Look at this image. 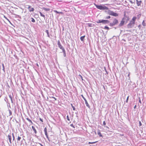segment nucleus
Listing matches in <instances>:
<instances>
[{
  "instance_id": "nucleus-1",
  "label": "nucleus",
  "mask_w": 146,
  "mask_h": 146,
  "mask_svg": "<svg viewBox=\"0 0 146 146\" xmlns=\"http://www.w3.org/2000/svg\"><path fill=\"white\" fill-rule=\"evenodd\" d=\"M129 20V17L125 15H124L123 17L122 18V20L121 21L119 25V27H121L123 26L125 22H127Z\"/></svg>"
},
{
  "instance_id": "nucleus-2",
  "label": "nucleus",
  "mask_w": 146,
  "mask_h": 146,
  "mask_svg": "<svg viewBox=\"0 0 146 146\" xmlns=\"http://www.w3.org/2000/svg\"><path fill=\"white\" fill-rule=\"evenodd\" d=\"M95 5L96 7L100 10H108L109 8L104 5H97L94 4Z\"/></svg>"
},
{
  "instance_id": "nucleus-3",
  "label": "nucleus",
  "mask_w": 146,
  "mask_h": 146,
  "mask_svg": "<svg viewBox=\"0 0 146 146\" xmlns=\"http://www.w3.org/2000/svg\"><path fill=\"white\" fill-rule=\"evenodd\" d=\"M96 23H102L104 24H108L110 21L107 20H98L96 21Z\"/></svg>"
},
{
  "instance_id": "nucleus-4",
  "label": "nucleus",
  "mask_w": 146,
  "mask_h": 146,
  "mask_svg": "<svg viewBox=\"0 0 146 146\" xmlns=\"http://www.w3.org/2000/svg\"><path fill=\"white\" fill-rule=\"evenodd\" d=\"M108 14L110 15L115 17H117L118 16V14L115 13L112 11L109 10L108 12Z\"/></svg>"
},
{
  "instance_id": "nucleus-5",
  "label": "nucleus",
  "mask_w": 146,
  "mask_h": 146,
  "mask_svg": "<svg viewBox=\"0 0 146 146\" xmlns=\"http://www.w3.org/2000/svg\"><path fill=\"white\" fill-rule=\"evenodd\" d=\"M118 23V21L116 19H114L112 23H110L109 25L111 27H112L116 25Z\"/></svg>"
},
{
  "instance_id": "nucleus-6",
  "label": "nucleus",
  "mask_w": 146,
  "mask_h": 146,
  "mask_svg": "<svg viewBox=\"0 0 146 146\" xmlns=\"http://www.w3.org/2000/svg\"><path fill=\"white\" fill-rule=\"evenodd\" d=\"M57 44L58 47L62 50L64 49L63 46L61 45L59 40L57 41Z\"/></svg>"
},
{
  "instance_id": "nucleus-7",
  "label": "nucleus",
  "mask_w": 146,
  "mask_h": 146,
  "mask_svg": "<svg viewBox=\"0 0 146 146\" xmlns=\"http://www.w3.org/2000/svg\"><path fill=\"white\" fill-rule=\"evenodd\" d=\"M81 96L82 98L84 100L85 104L86 105V106L88 107V108H90V106L88 104V102L86 100V98L84 97L83 96V95H81Z\"/></svg>"
},
{
  "instance_id": "nucleus-8",
  "label": "nucleus",
  "mask_w": 146,
  "mask_h": 146,
  "mask_svg": "<svg viewBox=\"0 0 146 146\" xmlns=\"http://www.w3.org/2000/svg\"><path fill=\"white\" fill-rule=\"evenodd\" d=\"M135 24L131 23V22L130 21V23L127 25V28H132L133 27Z\"/></svg>"
},
{
  "instance_id": "nucleus-9",
  "label": "nucleus",
  "mask_w": 146,
  "mask_h": 146,
  "mask_svg": "<svg viewBox=\"0 0 146 146\" xmlns=\"http://www.w3.org/2000/svg\"><path fill=\"white\" fill-rule=\"evenodd\" d=\"M136 19L137 17H133L132 20L130 21L131 22V23L135 24V22Z\"/></svg>"
},
{
  "instance_id": "nucleus-10",
  "label": "nucleus",
  "mask_w": 146,
  "mask_h": 146,
  "mask_svg": "<svg viewBox=\"0 0 146 146\" xmlns=\"http://www.w3.org/2000/svg\"><path fill=\"white\" fill-rule=\"evenodd\" d=\"M28 6V9H29V11L30 12H33L34 10V9L33 8H31V6L30 5H27Z\"/></svg>"
},
{
  "instance_id": "nucleus-11",
  "label": "nucleus",
  "mask_w": 146,
  "mask_h": 146,
  "mask_svg": "<svg viewBox=\"0 0 146 146\" xmlns=\"http://www.w3.org/2000/svg\"><path fill=\"white\" fill-rule=\"evenodd\" d=\"M142 1H136L137 2V6H139L141 5V3Z\"/></svg>"
},
{
  "instance_id": "nucleus-12",
  "label": "nucleus",
  "mask_w": 146,
  "mask_h": 146,
  "mask_svg": "<svg viewBox=\"0 0 146 146\" xmlns=\"http://www.w3.org/2000/svg\"><path fill=\"white\" fill-rule=\"evenodd\" d=\"M8 137L9 139V142L11 144V135H8Z\"/></svg>"
},
{
  "instance_id": "nucleus-13",
  "label": "nucleus",
  "mask_w": 146,
  "mask_h": 146,
  "mask_svg": "<svg viewBox=\"0 0 146 146\" xmlns=\"http://www.w3.org/2000/svg\"><path fill=\"white\" fill-rule=\"evenodd\" d=\"M32 129L33 130V131H34V132L35 133V134H36V133H37V131H36V130L35 128V127L33 126H32Z\"/></svg>"
},
{
  "instance_id": "nucleus-14",
  "label": "nucleus",
  "mask_w": 146,
  "mask_h": 146,
  "mask_svg": "<svg viewBox=\"0 0 146 146\" xmlns=\"http://www.w3.org/2000/svg\"><path fill=\"white\" fill-rule=\"evenodd\" d=\"M62 52L63 53V56L64 57L66 56V51L64 49L62 50Z\"/></svg>"
},
{
  "instance_id": "nucleus-15",
  "label": "nucleus",
  "mask_w": 146,
  "mask_h": 146,
  "mask_svg": "<svg viewBox=\"0 0 146 146\" xmlns=\"http://www.w3.org/2000/svg\"><path fill=\"white\" fill-rule=\"evenodd\" d=\"M98 134L100 137H102V135L99 130H98Z\"/></svg>"
},
{
  "instance_id": "nucleus-16",
  "label": "nucleus",
  "mask_w": 146,
  "mask_h": 146,
  "mask_svg": "<svg viewBox=\"0 0 146 146\" xmlns=\"http://www.w3.org/2000/svg\"><path fill=\"white\" fill-rule=\"evenodd\" d=\"M9 98H10L11 100V103H13V98H12V96L11 95H9Z\"/></svg>"
},
{
  "instance_id": "nucleus-17",
  "label": "nucleus",
  "mask_w": 146,
  "mask_h": 146,
  "mask_svg": "<svg viewBox=\"0 0 146 146\" xmlns=\"http://www.w3.org/2000/svg\"><path fill=\"white\" fill-rule=\"evenodd\" d=\"M85 37V36H82L80 38V40L81 41H84V38Z\"/></svg>"
},
{
  "instance_id": "nucleus-18",
  "label": "nucleus",
  "mask_w": 146,
  "mask_h": 146,
  "mask_svg": "<svg viewBox=\"0 0 146 146\" xmlns=\"http://www.w3.org/2000/svg\"><path fill=\"white\" fill-rule=\"evenodd\" d=\"M45 32L47 34V36L49 37H50V36L49 35L48 31L47 30H46Z\"/></svg>"
},
{
  "instance_id": "nucleus-19",
  "label": "nucleus",
  "mask_w": 146,
  "mask_h": 146,
  "mask_svg": "<svg viewBox=\"0 0 146 146\" xmlns=\"http://www.w3.org/2000/svg\"><path fill=\"white\" fill-rule=\"evenodd\" d=\"M26 119L29 122L31 123V124L33 123L32 121L28 118H27Z\"/></svg>"
},
{
  "instance_id": "nucleus-20",
  "label": "nucleus",
  "mask_w": 146,
  "mask_h": 146,
  "mask_svg": "<svg viewBox=\"0 0 146 146\" xmlns=\"http://www.w3.org/2000/svg\"><path fill=\"white\" fill-rule=\"evenodd\" d=\"M44 131L45 135H47V129L46 127H45L44 129Z\"/></svg>"
},
{
  "instance_id": "nucleus-21",
  "label": "nucleus",
  "mask_w": 146,
  "mask_h": 146,
  "mask_svg": "<svg viewBox=\"0 0 146 146\" xmlns=\"http://www.w3.org/2000/svg\"><path fill=\"white\" fill-rule=\"evenodd\" d=\"M87 24H88V27H92L93 26L92 25L93 24H92V23H89Z\"/></svg>"
},
{
  "instance_id": "nucleus-22",
  "label": "nucleus",
  "mask_w": 146,
  "mask_h": 146,
  "mask_svg": "<svg viewBox=\"0 0 146 146\" xmlns=\"http://www.w3.org/2000/svg\"><path fill=\"white\" fill-rule=\"evenodd\" d=\"M142 25L144 26H145L146 25V24L145 22V21L143 20L142 23Z\"/></svg>"
},
{
  "instance_id": "nucleus-23",
  "label": "nucleus",
  "mask_w": 146,
  "mask_h": 146,
  "mask_svg": "<svg viewBox=\"0 0 146 146\" xmlns=\"http://www.w3.org/2000/svg\"><path fill=\"white\" fill-rule=\"evenodd\" d=\"M97 142H98L97 141H96L94 142H88V144H94V143H96Z\"/></svg>"
},
{
  "instance_id": "nucleus-24",
  "label": "nucleus",
  "mask_w": 146,
  "mask_h": 146,
  "mask_svg": "<svg viewBox=\"0 0 146 146\" xmlns=\"http://www.w3.org/2000/svg\"><path fill=\"white\" fill-rule=\"evenodd\" d=\"M2 65V66H3V69L2 70L4 71V72H5V67L4 66V64L3 63Z\"/></svg>"
},
{
  "instance_id": "nucleus-25",
  "label": "nucleus",
  "mask_w": 146,
  "mask_h": 146,
  "mask_svg": "<svg viewBox=\"0 0 146 146\" xmlns=\"http://www.w3.org/2000/svg\"><path fill=\"white\" fill-rule=\"evenodd\" d=\"M104 29H107L108 30H109V27L107 26H106L104 27Z\"/></svg>"
},
{
  "instance_id": "nucleus-26",
  "label": "nucleus",
  "mask_w": 146,
  "mask_h": 146,
  "mask_svg": "<svg viewBox=\"0 0 146 146\" xmlns=\"http://www.w3.org/2000/svg\"><path fill=\"white\" fill-rule=\"evenodd\" d=\"M40 13L41 16L43 17L44 18L45 17L44 15L41 12H40Z\"/></svg>"
},
{
  "instance_id": "nucleus-27",
  "label": "nucleus",
  "mask_w": 146,
  "mask_h": 146,
  "mask_svg": "<svg viewBox=\"0 0 146 146\" xmlns=\"http://www.w3.org/2000/svg\"><path fill=\"white\" fill-rule=\"evenodd\" d=\"M9 116H10L12 115V112L10 110H9Z\"/></svg>"
},
{
  "instance_id": "nucleus-28",
  "label": "nucleus",
  "mask_w": 146,
  "mask_h": 146,
  "mask_svg": "<svg viewBox=\"0 0 146 146\" xmlns=\"http://www.w3.org/2000/svg\"><path fill=\"white\" fill-rule=\"evenodd\" d=\"M54 12L57 13H62V12H59L56 10H54Z\"/></svg>"
},
{
  "instance_id": "nucleus-29",
  "label": "nucleus",
  "mask_w": 146,
  "mask_h": 146,
  "mask_svg": "<svg viewBox=\"0 0 146 146\" xmlns=\"http://www.w3.org/2000/svg\"><path fill=\"white\" fill-rule=\"evenodd\" d=\"M31 21L33 23H35V20L34 19V18H31Z\"/></svg>"
},
{
  "instance_id": "nucleus-30",
  "label": "nucleus",
  "mask_w": 146,
  "mask_h": 146,
  "mask_svg": "<svg viewBox=\"0 0 146 146\" xmlns=\"http://www.w3.org/2000/svg\"><path fill=\"white\" fill-rule=\"evenodd\" d=\"M71 105L72 107L73 108V110H74V111L75 110V108L73 106V105L72 104H71Z\"/></svg>"
},
{
  "instance_id": "nucleus-31",
  "label": "nucleus",
  "mask_w": 146,
  "mask_h": 146,
  "mask_svg": "<svg viewBox=\"0 0 146 146\" xmlns=\"http://www.w3.org/2000/svg\"><path fill=\"white\" fill-rule=\"evenodd\" d=\"M12 135L13 137V140L14 141V140H15V137L14 136L13 133H12Z\"/></svg>"
},
{
  "instance_id": "nucleus-32",
  "label": "nucleus",
  "mask_w": 146,
  "mask_h": 146,
  "mask_svg": "<svg viewBox=\"0 0 146 146\" xmlns=\"http://www.w3.org/2000/svg\"><path fill=\"white\" fill-rule=\"evenodd\" d=\"M21 139V137H20L19 136H18V138H17V140L18 141H19Z\"/></svg>"
},
{
  "instance_id": "nucleus-33",
  "label": "nucleus",
  "mask_w": 146,
  "mask_h": 146,
  "mask_svg": "<svg viewBox=\"0 0 146 146\" xmlns=\"http://www.w3.org/2000/svg\"><path fill=\"white\" fill-rule=\"evenodd\" d=\"M66 118H67V120L68 121H70V118H69V116L68 115H67L66 116Z\"/></svg>"
},
{
  "instance_id": "nucleus-34",
  "label": "nucleus",
  "mask_w": 146,
  "mask_h": 146,
  "mask_svg": "<svg viewBox=\"0 0 146 146\" xmlns=\"http://www.w3.org/2000/svg\"><path fill=\"white\" fill-rule=\"evenodd\" d=\"M129 2L131 4L135 3V1L134 2H133V1H131V0H130Z\"/></svg>"
},
{
  "instance_id": "nucleus-35",
  "label": "nucleus",
  "mask_w": 146,
  "mask_h": 146,
  "mask_svg": "<svg viewBox=\"0 0 146 146\" xmlns=\"http://www.w3.org/2000/svg\"><path fill=\"white\" fill-rule=\"evenodd\" d=\"M44 10L46 11H49L50 9H47V8H45L44 9Z\"/></svg>"
},
{
  "instance_id": "nucleus-36",
  "label": "nucleus",
  "mask_w": 146,
  "mask_h": 146,
  "mask_svg": "<svg viewBox=\"0 0 146 146\" xmlns=\"http://www.w3.org/2000/svg\"><path fill=\"white\" fill-rule=\"evenodd\" d=\"M50 98H53L55 100H57V99L55 98L53 96H52V97H50Z\"/></svg>"
},
{
  "instance_id": "nucleus-37",
  "label": "nucleus",
  "mask_w": 146,
  "mask_h": 146,
  "mask_svg": "<svg viewBox=\"0 0 146 146\" xmlns=\"http://www.w3.org/2000/svg\"><path fill=\"white\" fill-rule=\"evenodd\" d=\"M129 98V96H128L127 97V99H126V102H128Z\"/></svg>"
},
{
  "instance_id": "nucleus-38",
  "label": "nucleus",
  "mask_w": 146,
  "mask_h": 146,
  "mask_svg": "<svg viewBox=\"0 0 146 146\" xmlns=\"http://www.w3.org/2000/svg\"><path fill=\"white\" fill-rule=\"evenodd\" d=\"M79 76H80V78H81L82 80H83V78H82V76L81 75H80Z\"/></svg>"
},
{
  "instance_id": "nucleus-39",
  "label": "nucleus",
  "mask_w": 146,
  "mask_h": 146,
  "mask_svg": "<svg viewBox=\"0 0 146 146\" xmlns=\"http://www.w3.org/2000/svg\"><path fill=\"white\" fill-rule=\"evenodd\" d=\"M138 27L139 29H140L141 28V25H139L138 26Z\"/></svg>"
},
{
  "instance_id": "nucleus-40",
  "label": "nucleus",
  "mask_w": 146,
  "mask_h": 146,
  "mask_svg": "<svg viewBox=\"0 0 146 146\" xmlns=\"http://www.w3.org/2000/svg\"><path fill=\"white\" fill-rule=\"evenodd\" d=\"M142 125V123L140 121H139V126H141Z\"/></svg>"
},
{
  "instance_id": "nucleus-41",
  "label": "nucleus",
  "mask_w": 146,
  "mask_h": 146,
  "mask_svg": "<svg viewBox=\"0 0 146 146\" xmlns=\"http://www.w3.org/2000/svg\"><path fill=\"white\" fill-rule=\"evenodd\" d=\"M106 125V123L105 121H103V125Z\"/></svg>"
},
{
  "instance_id": "nucleus-42",
  "label": "nucleus",
  "mask_w": 146,
  "mask_h": 146,
  "mask_svg": "<svg viewBox=\"0 0 146 146\" xmlns=\"http://www.w3.org/2000/svg\"><path fill=\"white\" fill-rule=\"evenodd\" d=\"M110 18V17L109 16L107 17L106 18V19H108Z\"/></svg>"
},
{
  "instance_id": "nucleus-43",
  "label": "nucleus",
  "mask_w": 146,
  "mask_h": 146,
  "mask_svg": "<svg viewBox=\"0 0 146 146\" xmlns=\"http://www.w3.org/2000/svg\"><path fill=\"white\" fill-rule=\"evenodd\" d=\"M70 126H71V127H74V126L73 125V124H70Z\"/></svg>"
},
{
  "instance_id": "nucleus-44",
  "label": "nucleus",
  "mask_w": 146,
  "mask_h": 146,
  "mask_svg": "<svg viewBox=\"0 0 146 146\" xmlns=\"http://www.w3.org/2000/svg\"><path fill=\"white\" fill-rule=\"evenodd\" d=\"M141 16V14H140L138 15H137V16L139 18Z\"/></svg>"
},
{
  "instance_id": "nucleus-45",
  "label": "nucleus",
  "mask_w": 146,
  "mask_h": 146,
  "mask_svg": "<svg viewBox=\"0 0 146 146\" xmlns=\"http://www.w3.org/2000/svg\"><path fill=\"white\" fill-rule=\"evenodd\" d=\"M39 119L40 121H41V122H43V120L42 119H41V118H40Z\"/></svg>"
},
{
  "instance_id": "nucleus-46",
  "label": "nucleus",
  "mask_w": 146,
  "mask_h": 146,
  "mask_svg": "<svg viewBox=\"0 0 146 146\" xmlns=\"http://www.w3.org/2000/svg\"><path fill=\"white\" fill-rule=\"evenodd\" d=\"M46 136L47 138L49 140V138H48V135H46Z\"/></svg>"
},
{
  "instance_id": "nucleus-47",
  "label": "nucleus",
  "mask_w": 146,
  "mask_h": 146,
  "mask_svg": "<svg viewBox=\"0 0 146 146\" xmlns=\"http://www.w3.org/2000/svg\"><path fill=\"white\" fill-rule=\"evenodd\" d=\"M7 20L11 24V22L9 21V20L7 19Z\"/></svg>"
},
{
  "instance_id": "nucleus-48",
  "label": "nucleus",
  "mask_w": 146,
  "mask_h": 146,
  "mask_svg": "<svg viewBox=\"0 0 146 146\" xmlns=\"http://www.w3.org/2000/svg\"><path fill=\"white\" fill-rule=\"evenodd\" d=\"M136 105H135L134 107V109H135L136 108Z\"/></svg>"
},
{
  "instance_id": "nucleus-49",
  "label": "nucleus",
  "mask_w": 146,
  "mask_h": 146,
  "mask_svg": "<svg viewBox=\"0 0 146 146\" xmlns=\"http://www.w3.org/2000/svg\"><path fill=\"white\" fill-rule=\"evenodd\" d=\"M139 103H140L141 104V100L140 99L139 101Z\"/></svg>"
},
{
  "instance_id": "nucleus-50",
  "label": "nucleus",
  "mask_w": 146,
  "mask_h": 146,
  "mask_svg": "<svg viewBox=\"0 0 146 146\" xmlns=\"http://www.w3.org/2000/svg\"><path fill=\"white\" fill-rule=\"evenodd\" d=\"M40 145L41 146H44L42 144H40Z\"/></svg>"
},
{
  "instance_id": "nucleus-51",
  "label": "nucleus",
  "mask_w": 146,
  "mask_h": 146,
  "mask_svg": "<svg viewBox=\"0 0 146 146\" xmlns=\"http://www.w3.org/2000/svg\"><path fill=\"white\" fill-rule=\"evenodd\" d=\"M106 72H107V71L106 70Z\"/></svg>"
},
{
  "instance_id": "nucleus-52",
  "label": "nucleus",
  "mask_w": 146,
  "mask_h": 146,
  "mask_svg": "<svg viewBox=\"0 0 146 146\" xmlns=\"http://www.w3.org/2000/svg\"><path fill=\"white\" fill-rule=\"evenodd\" d=\"M136 1H138V0H136Z\"/></svg>"
}]
</instances>
